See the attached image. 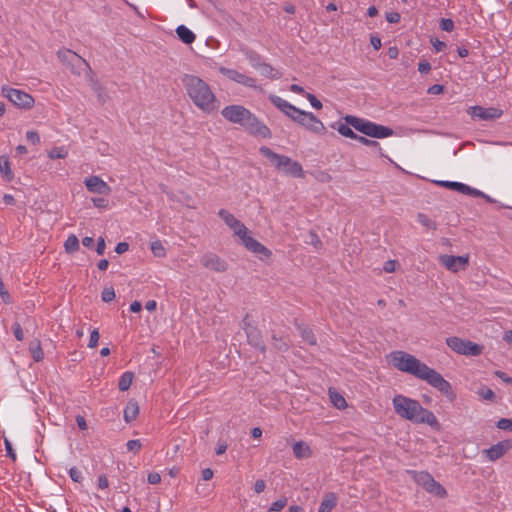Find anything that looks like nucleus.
<instances>
[{"instance_id":"obj_1","label":"nucleus","mask_w":512,"mask_h":512,"mask_svg":"<svg viewBox=\"0 0 512 512\" xmlns=\"http://www.w3.org/2000/svg\"><path fill=\"white\" fill-rule=\"evenodd\" d=\"M390 363L402 372L409 373L426 381L433 388L445 395L449 401L456 399L452 385L435 369L428 367L415 356L404 351H393L388 356Z\"/></svg>"},{"instance_id":"obj_2","label":"nucleus","mask_w":512,"mask_h":512,"mask_svg":"<svg viewBox=\"0 0 512 512\" xmlns=\"http://www.w3.org/2000/svg\"><path fill=\"white\" fill-rule=\"evenodd\" d=\"M395 413L406 420L414 423H425L431 427L438 426V420L433 412L421 406L414 399L398 394L392 399Z\"/></svg>"},{"instance_id":"obj_3","label":"nucleus","mask_w":512,"mask_h":512,"mask_svg":"<svg viewBox=\"0 0 512 512\" xmlns=\"http://www.w3.org/2000/svg\"><path fill=\"white\" fill-rule=\"evenodd\" d=\"M181 81L189 98L199 109L210 113L218 108L217 99L210 86L200 77L185 74Z\"/></svg>"},{"instance_id":"obj_4","label":"nucleus","mask_w":512,"mask_h":512,"mask_svg":"<svg viewBox=\"0 0 512 512\" xmlns=\"http://www.w3.org/2000/svg\"><path fill=\"white\" fill-rule=\"evenodd\" d=\"M259 152L270 161L277 171L294 178H303L305 176L302 165L290 157L278 154L266 146H262Z\"/></svg>"},{"instance_id":"obj_5","label":"nucleus","mask_w":512,"mask_h":512,"mask_svg":"<svg viewBox=\"0 0 512 512\" xmlns=\"http://www.w3.org/2000/svg\"><path fill=\"white\" fill-rule=\"evenodd\" d=\"M344 119L346 123L354 129L369 137L381 139L393 135V130L391 128L356 116L347 115Z\"/></svg>"},{"instance_id":"obj_6","label":"nucleus","mask_w":512,"mask_h":512,"mask_svg":"<svg viewBox=\"0 0 512 512\" xmlns=\"http://www.w3.org/2000/svg\"><path fill=\"white\" fill-rule=\"evenodd\" d=\"M413 480L422 486L428 493L437 497L444 498L447 495L445 488L437 482L428 472L425 471H408Z\"/></svg>"},{"instance_id":"obj_7","label":"nucleus","mask_w":512,"mask_h":512,"mask_svg":"<svg viewBox=\"0 0 512 512\" xmlns=\"http://www.w3.org/2000/svg\"><path fill=\"white\" fill-rule=\"evenodd\" d=\"M446 344L454 352L465 356H478L483 351V346L459 337L447 338Z\"/></svg>"},{"instance_id":"obj_8","label":"nucleus","mask_w":512,"mask_h":512,"mask_svg":"<svg viewBox=\"0 0 512 512\" xmlns=\"http://www.w3.org/2000/svg\"><path fill=\"white\" fill-rule=\"evenodd\" d=\"M293 121L317 134H323L326 131L324 124L311 112L300 110V114H297Z\"/></svg>"},{"instance_id":"obj_9","label":"nucleus","mask_w":512,"mask_h":512,"mask_svg":"<svg viewBox=\"0 0 512 512\" xmlns=\"http://www.w3.org/2000/svg\"><path fill=\"white\" fill-rule=\"evenodd\" d=\"M3 94L17 107L29 109L34 105V98L22 90L3 88Z\"/></svg>"},{"instance_id":"obj_10","label":"nucleus","mask_w":512,"mask_h":512,"mask_svg":"<svg viewBox=\"0 0 512 512\" xmlns=\"http://www.w3.org/2000/svg\"><path fill=\"white\" fill-rule=\"evenodd\" d=\"M250 111L241 105H230L226 106L221 114L222 116L230 122L239 124L243 127L246 122V119L250 115Z\"/></svg>"},{"instance_id":"obj_11","label":"nucleus","mask_w":512,"mask_h":512,"mask_svg":"<svg viewBox=\"0 0 512 512\" xmlns=\"http://www.w3.org/2000/svg\"><path fill=\"white\" fill-rule=\"evenodd\" d=\"M243 127L252 135L262 138H270V129L262 123L254 114L250 113Z\"/></svg>"},{"instance_id":"obj_12","label":"nucleus","mask_w":512,"mask_h":512,"mask_svg":"<svg viewBox=\"0 0 512 512\" xmlns=\"http://www.w3.org/2000/svg\"><path fill=\"white\" fill-rule=\"evenodd\" d=\"M468 114L472 118H478L484 121H490L500 118L503 115V111L499 108L489 107L485 108L482 106H472L468 109Z\"/></svg>"},{"instance_id":"obj_13","label":"nucleus","mask_w":512,"mask_h":512,"mask_svg":"<svg viewBox=\"0 0 512 512\" xmlns=\"http://www.w3.org/2000/svg\"><path fill=\"white\" fill-rule=\"evenodd\" d=\"M440 263L452 272H458L465 270L468 265V256H453V255H441L439 257Z\"/></svg>"},{"instance_id":"obj_14","label":"nucleus","mask_w":512,"mask_h":512,"mask_svg":"<svg viewBox=\"0 0 512 512\" xmlns=\"http://www.w3.org/2000/svg\"><path fill=\"white\" fill-rule=\"evenodd\" d=\"M219 72L226 76L228 79L237 82L239 84H242L246 87L255 88L256 87V79L247 76L243 73L238 72L234 69H229L224 66L219 67Z\"/></svg>"},{"instance_id":"obj_15","label":"nucleus","mask_w":512,"mask_h":512,"mask_svg":"<svg viewBox=\"0 0 512 512\" xmlns=\"http://www.w3.org/2000/svg\"><path fill=\"white\" fill-rule=\"evenodd\" d=\"M219 217L225 224L234 231L236 236H244L248 232L247 227L241 223L235 216L225 209H220L218 212Z\"/></svg>"},{"instance_id":"obj_16","label":"nucleus","mask_w":512,"mask_h":512,"mask_svg":"<svg viewBox=\"0 0 512 512\" xmlns=\"http://www.w3.org/2000/svg\"><path fill=\"white\" fill-rule=\"evenodd\" d=\"M57 57L59 58V60L62 63L71 65L73 72H74V68H79L82 65L89 67V65L85 59H83L77 53H75L69 49L59 50L57 52Z\"/></svg>"},{"instance_id":"obj_17","label":"nucleus","mask_w":512,"mask_h":512,"mask_svg":"<svg viewBox=\"0 0 512 512\" xmlns=\"http://www.w3.org/2000/svg\"><path fill=\"white\" fill-rule=\"evenodd\" d=\"M241 239L242 244L254 254L264 257H270L271 251L267 249L264 245L254 239L252 236L248 235V232L245 233L244 236H238Z\"/></svg>"},{"instance_id":"obj_18","label":"nucleus","mask_w":512,"mask_h":512,"mask_svg":"<svg viewBox=\"0 0 512 512\" xmlns=\"http://www.w3.org/2000/svg\"><path fill=\"white\" fill-rule=\"evenodd\" d=\"M512 448L511 440H504L492 445L490 448L485 449L483 453L490 461H496L506 454Z\"/></svg>"},{"instance_id":"obj_19","label":"nucleus","mask_w":512,"mask_h":512,"mask_svg":"<svg viewBox=\"0 0 512 512\" xmlns=\"http://www.w3.org/2000/svg\"><path fill=\"white\" fill-rule=\"evenodd\" d=\"M201 264L215 272H225L227 270V263L219 256L213 253H207L201 257Z\"/></svg>"},{"instance_id":"obj_20","label":"nucleus","mask_w":512,"mask_h":512,"mask_svg":"<svg viewBox=\"0 0 512 512\" xmlns=\"http://www.w3.org/2000/svg\"><path fill=\"white\" fill-rule=\"evenodd\" d=\"M84 184L91 193L108 195L111 192L110 186L99 176H91L86 178Z\"/></svg>"},{"instance_id":"obj_21","label":"nucleus","mask_w":512,"mask_h":512,"mask_svg":"<svg viewBox=\"0 0 512 512\" xmlns=\"http://www.w3.org/2000/svg\"><path fill=\"white\" fill-rule=\"evenodd\" d=\"M270 101L274 106H276L280 111H282L286 116L290 119L294 120L297 114H300V109L290 104L286 100L282 99L276 95H270Z\"/></svg>"},{"instance_id":"obj_22","label":"nucleus","mask_w":512,"mask_h":512,"mask_svg":"<svg viewBox=\"0 0 512 512\" xmlns=\"http://www.w3.org/2000/svg\"><path fill=\"white\" fill-rule=\"evenodd\" d=\"M246 336L248 343L262 353L266 352V346L262 339L261 331L255 326L246 328Z\"/></svg>"},{"instance_id":"obj_23","label":"nucleus","mask_w":512,"mask_h":512,"mask_svg":"<svg viewBox=\"0 0 512 512\" xmlns=\"http://www.w3.org/2000/svg\"><path fill=\"white\" fill-rule=\"evenodd\" d=\"M254 68L259 70L261 75L270 78V79H279L282 74L273 68L270 64L262 62V63H254Z\"/></svg>"},{"instance_id":"obj_24","label":"nucleus","mask_w":512,"mask_h":512,"mask_svg":"<svg viewBox=\"0 0 512 512\" xmlns=\"http://www.w3.org/2000/svg\"><path fill=\"white\" fill-rule=\"evenodd\" d=\"M292 448H293L294 456L297 459L309 458L312 454L310 446L303 441L295 442L293 444Z\"/></svg>"},{"instance_id":"obj_25","label":"nucleus","mask_w":512,"mask_h":512,"mask_svg":"<svg viewBox=\"0 0 512 512\" xmlns=\"http://www.w3.org/2000/svg\"><path fill=\"white\" fill-rule=\"evenodd\" d=\"M337 502L338 497L335 493H327L319 506L318 512H331L332 509L337 505Z\"/></svg>"},{"instance_id":"obj_26","label":"nucleus","mask_w":512,"mask_h":512,"mask_svg":"<svg viewBox=\"0 0 512 512\" xmlns=\"http://www.w3.org/2000/svg\"><path fill=\"white\" fill-rule=\"evenodd\" d=\"M176 34L184 44H192L196 39L195 34L185 25H179L176 28Z\"/></svg>"},{"instance_id":"obj_27","label":"nucleus","mask_w":512,"mask_h":512,"mask_svg":"<svg viewBox=\"0 0 512 512\" xmlns=\"http://www.w3.org/2000/svg\"><path fill=\"white\" fill-rule=\"evenodd\" d=\"M139 414V406L136 401H129L124 409V420L127 423L136 419Z\"/></svg>"},{"instance_id":"obj_28","label":"nucleus","mask_w":512,"mask_h":512,"mask_svg":"<svg viewBox=\"0 0 512 512\" xmlns=\"http://www.w3.org/2000/svg\"><path fill=\"white\" fill-rule=\"evenodd\" d=\"M29 351L35 362H39L44 358V352L41 348V343L37 339L29 344Z\"/></svg>"},{"instance_id":"obj_29","label":"nucleus","mask_w":512,"mask_h":512,"mask_svg":"<svg viewBox=\"0 0 512 512\" xmlns=\"http://www.w3.org/2000/svg\"><path fill=\"white\" fill-rule=\"evenodd\" d=\"M0 173L6 181H11L13 179L9 159L5 156H0Z\"/></svg>"},{"instance_id":"obj_30","label":"nucleus","mask_w":512,"mask_h":512,"mask_svg":"<svg viewBox=\"0 0 512 512\" xmlns=\"http://www.w3.org/2000/svg\"><path fill=\"white\" fill-rule=\"evenodd\" d=\"M134 374L130 371L124 372L118 382V388L120 391H127L133 381Z\"/></svg>"},{"instance_id":"obj_31","label":"nucleus","mask_w":512,"mask_h":512,"mask_svg":"<svg viewBox=\"0 0 512 512\" xmlns=\"http://www.w3.org/2000/svg\"><path fill=\"white\" fill-rule=\"evenodd\" d=\"M64 248L67 253H74L79 249V240L76 235L71 234L68 236L64 243Z\"/></svg>"},{"instance_id":"obj_32","label":"nucleus","mask_w":512,"mask_h":512,"mask_svg":"<svg viewBox=\"0 0 512 512\" xmlns=\"http://www.w3.org/2000/svg\"><path fill=\"white\" fill-rule=\"evenodd\" d=\"M329 396H330L331 402L333 403V405L336 408L343 409V408L347 407V402H346L345 398L338 392L332 391L330 389Z\"/></svg>"},{"instance_id":"obj_33","label":"nucleus","mask_w":512,"mask_h":512,"mask_svg":"<svg viewBox=\"0 0 512 512\" xmlns=\"http://www.w3.org/2000/svg\"><path fill=\"white\" fill-rule=\"evenodd\" d=\"M298 329L304 341L310 345H316V337L310 328L299 326Z\"/></svg>"},{"instance_id":"obj_34","label":"nucleus","mask_w":512,"mask_h":512,"mask_svg":"<svg viewBox=\"0 0 512 512\" xmlns=\"http://www.w3.org/2000/svg\"><path fill=\"white\" fill-rule=\"evenodd\" d=\"M435 184L441 186V187H445V188H449L451 190H454V191H458L460 193L463 192V189H466L465 188V184L463 183H460V182H453V181H435Z\"/></svg>"},{"instance_id":"obj_35","label":"nucleus","mask_w":512,"mask_h":512,"mask_svg":"<svg viewBox=\"0 0 512 512\" xmlns=\"http://www.w3.org/2000/svg\"><path fill=\"white\" fill-rule=\"evenodd\" d=\"M150 249L155 257L162 258L166 255V249L160 240L153 241Z\"/></svg>"},{"instance_id":"obj_36","label":"nucleus","mask_w":512,"mask_h":512,"mask_svg":"<svg viewBox=\"0 0 512 512\" xmlns=\"http://www.w3.org/2000/svg\"><path fill=\"white\" fill-rule=\"evenodd\" d=\"M272 344L273 346L281 352H286L289 349V343L285 338L277 337L276 335L272 336Z\"/></svg>"},{"instance_id":"obj_37","label":"nucleus","mask_w":512,"mask_h":512,"mask_svg":"<svg viewBox=\"0 0 512 512\" xmlns=\"http://www.w3.org/2000/svg\"><path fill=\"white\" fill-rule=\"evenodd\" d=\"M337 131L345 137L357 140L358 136L350 127L349 124L340 123L337 127Z\"/></svg>"},{"instance_id":"obj_38","label":"nucleus","mask_w":512,"mask_h":512,"mask_svg":"<svg viewBox=\"0 0 512 512\" xmlns=\"http://www.w3.org/2000/svg\"><path fill=\"white\" fill-rule=\"evenodd\" d=\"M93 90L97 94L98 101L101 104L106 103V101L108 99V95H107L105 89L99 83L96 82L93 84Z\"/></svg>"},{"instance_id":"obj_39","label":"nucleus","mask_w":512,"mask_h":512,"mask_svg":"<svg viewBox=\"0 0 512 512\" xmlns=\"http://www.w3.org/2000/svg\"><path fill=\"white\" fill-rule=\"evenodd\" d=\"M417 219L420 224H422L423 226H425L429 229L435 230L437 228L436 223L423 213H419L417 215Z\"/></svg>"},{"instance_id":"obj_40","label":"nucleus","mask_w":512,"mask_h":512,"mask_svg":"<svg viewBox=\"0 0 512 512\" xmlns=\"http://www.w3.org/2000/svg\"><path fill=\"white\" fill-rule=\"evenodd\" d=\"M66 155L67 151L63 147H54L48 153V156L51 159H63Z\"/></svg>"},{"instance_id":"obj_41","label":"nucleus","mask_w":512,"mask_h":512,"mask_svg":"<svg viewBox=\"0 0 512 512\" xmlns=\"http://www.w3.org/2000/svg\"><path fill=\"white\" fill-rule=\"evenodd\" d=\"M287 505V498L282 496L281 498H279L278 500H276L275 502H273L271 504V506L269 507L268 511L269 512H279L281 511L285 506Z\"/></svg>"},{"instance_id":"obj_42","label":"nucleus","mask_w":512,"mask_h":512,"mask_svg":"<svg viewBox=\"0 0 512 512\" xmlns=\"http://www.w3.org/2000/svg\"><path fill=\"white\" fill-rule=\"evenodd\" d=\"M478 395L489 401H493L495 399V393L488 387H481L478 390Z\"/></svg>"},{"instance_id":"obj_43","label":"nucleus","mask_w":512,"mask_h":512,"mask_svg":"<svg viewBox=\"0 0 512 512\" xmlns=\"http://www.w3.org/2000/svg\"><path fill=\"white\" fill-rule=\"evenodd\" d=\"M101 298L104 302H110L115 298V291L112 287L105 288L102 291Z\"/></svg>"},{"instance_id":"obj_44","label":"nucleus","mask_w":512,"mask_h":512,"mask_svg":"<svg viewBox=\"0 0 512 512\" xmlns=\"http://www.w3.org/2000/svg\"><path fill=\"white\" fill-rule=\"evenodd\" d=\"M440 28L443 31L451 32L454 29V22L451 19L443 18L440 21Z\"/></svg>"},{"instance_id":"obj_45","label":"nucleus","mask_w":512,"mask_h":512,"mask_svg":"<svg viewBox=\"0 0 512 512\" xmlns=\"http://www.w3.org/2000/svg\"><path fill=\"white\" fill-rule=\"evenodd\" d=\"M12 330H13V334H14L15 338L18 341H22L24 339L23 329H22L20 323L15 322L12 325Z\"/></svg>"},{"instance_id":"obj_46","label":"nucleus","mask_w":512,"mask_h":512,"mask_svg":"<svg viewBox=\"0 0 512 512\" xmlns=\"http://www.w3.org/2000/svg\"><path fill=\"white\" fill-rule=\"evenodd\" d=\"M497 427L502 430H510L512 431V419L501 418L497 422Z\"/></svg>"},{"instance_id":"obj_47","label":"nucleus","mask_w":512,"mask_h":512,"mask_svg":"<svg viewBox=\"0 0 512 512\" xmlns=\"http://www.w3.org/2000/svg\"><path fill=\"white\" fill-rule=\"evenodd\" d=\"M465 188L466 189H463V192H462L463 194L474 196V197L485 196V193H483L482 191L472 188L466 184H465Z\"/></svg>"},{"instance_id":"obj_48","label":"nucleus","mask_w":512,"mask_h":512,"mask_svg":"<svg viewBox=\"0 0 512 512\" xmlns=\"http://www.w3.org/2000/svg\"><path fill=\"white\" fill-rule=\"evenodd\" d=\"M126 446L128 451L137 453L141 449L142 444L139 440H129Z\"/></svg>"},{"instance_id":"obj_49","label":"nucleus","mask_w":512,"mask_h":512,"mask_svg":"<svg viewBox=\"0 0 512 512\" xmlns=\"http://www.w3.org/2000/svg\"><path fill=\"white\" fill-rule=\"evenodd\" d=\"M99 337L98 329H94L90 334L88 347L95 348L98 345Z\"/></svg>"},{"instance_id":"obj_50","label":"nucleus","mask_w":512,"mask_h":512,"mask_svg":"<svg viewBox=\"0 0 512 512\" xmlns=\"http://www.w3.org/2000/svg\"><path fill=\"white\" fill-rule=\"evenodd\" d=\"M26 139L33 145L40 143V136L36 131H28L26 133Z\"/></svg>"},{"instance_id":"obj_51","label":"nucleus","mask_w":512,"mask_h":512,"mask_svg":"<svg viewBox=\"0 0 512 512\" xmlns=\"http://www.w3.org/2000/svg\"><path fill=\"white\" fill-rule=\"evenodd\" d=\"M306 98L315 109L319 110L322 108V103L311 93H305Z\"/></svg>"},{"instance_id":"obj_52","label":"nucleus","mask_w":512,"mask_h":512,"mask_svg":"<svg viewBox=\"0 0 512 512\" xmlns=\"http://www.w3.org/2000/svg\"><path fill=\"white\" fill-rule=\"evenodd\" d=\"M69 475L70 478L77 483L81 482L83 479L81 472L76 467H72L69 470Z\"/></svg>"},{"instance_id":"obj_53","label":"nucleus","mask_w":512,"mask_h":512,"mask_svg":"<svg viewBox=\"0 0 512 512\" xmlns=\"http://www.w3.org/2000/svg\"><path fill=\"white\" fill-rule=\"evenodd\" d=\"M248 60L250 61L252 67L254 68V63H262L261 62V56L254 52V51H249L247 54H246Z\"/></svg>"},{"instance_id":"obj_54","label":"nucleus","mask_w":512,"mask_h":512,"mask_svg":"<svg viewBox=\"0 0 512 512\" xmlns=\"http://www.w3.org/2000/svg\"><path fill=\"white\" fill-rule=\"evenodd\" d=\"M357 141L362 143L363 145L369 146V147H378L379 143L375 140H370L363 136H358Z\"/></svg>"},{"instance_id":"obj_55","label":"nucleus","mask_w":512,"mask_h":512,"mask_svg":"<svg viewBox=\"0 0 512 512\" xmlns=\"http://www.w3.org/2000/svg\"><path fill=\"white\" fill-rule=\"evenodd\" d=\"M431 70V64L427 60H422L418 64V71L422 74L428 73Z\"/></svg>"},{"instance_id":"obj_56","label":"nucleus","mask_w":512,"mask_h":512,"mask_svg":"<svg viewBox=\"0 0 512 512\" xmlns=\"http://www.w3.org/2000/svg\"><path fill=\"white\" fill-rule=\"evenodd\" d=\"M431 43L436 52H441L446 48V43L435 38L431 40Z\"/></svg>"},{"instance_id":"obj_57","label":"nucleus","mask_w":512,"mask_h":512,"mask_svg":"<svg viewBox=\"0 0 512 512\" xmlns=\"http://www.w3.org/2000/svg\"><path fill=\"white\" fill-rule=\"evenodd\" d=\"M147 481L149 484H158L161 481V476L157 472H151L148 474Z\"/></svg>"},{"instance_id":"obj_58","label":"nucleus","mask_w":512,"mask_h":512,"mask_svg":"<svg viewBox=\"0 0 512 512\" xmlns=\"http://www.w3.org/2000/svg\"><path fill=\"white\" fill-rule=\"evenodd\" d=\"M400 18V14L398 12H389L386 14V20L389 23H398Z\"/></svg>"},{"instance_id":"obj_59","label":"nucleus","mask_w":512,"mask_h":512,"mask_svg":"<svg viewBox=\"0 0 512 512\" xmlns=\"http://www.w3.org/2000/svg\"><path fill=\"white\" fill-rule=\"evenodd\" d=\"M92 202L97 208H107L108 201L104 198H92Z\"/></svg>"},{"instance_id":"obj_60","label":"nucleus","mask_w":512,"mask_h":512,"mask_svg":"<svg viewBox=\"0 0 512 512\" xmlns=\"http://www.w3.org/2000/svg\"><path fill=\"white\" fill-rule=\"evenodd\" d=\"M129 249V244L127 242H120L115 247V252L117 254H123Z\"/></svg>"},{"instance_id":"obj_61","label":"nucleus","mask_w":512,"mask_h":512,"mask_svg":"<svg viewBox=\"0 0 512 512\" xmlns=\"http://www.w3.org/2000/svg\"><path fill=\"white\" fill-rule=\"evenodd\" d=\"M370 43L373 46L375 50H379L381 48V39L377 35H371L370 36Z\"/></svg>"},{"instance_id":"obj_62","label":"nucleus","mask_w":512,"mask_h":512,"mask_svg":"<svg viewBox=\"0 0 512 512\" xmlns=\"http://www.w3.org/2000/svg\"><path fill=\"white\" fill-rule=\"evenodd\" d=\"M396 261L395 260H389L385 262L383 270L387 273H392L395 271Z\"/></svg>"},{"instance_id":"obj_63","label":"nucleus","mask_w":512,"mask_h":512,"mask_svg":"<svg viewBox=\"0 0 512 512\" xmlns=\"http://www.w3.org/2000/svg\"><path fill=\"white\" fill-rule=\"evenodd\" d=\"M106 244L103 237H100L97 242L96 252L98 255H102L105 251Z\"/></svg>"},{"instance_id":"obj_64","label":"nucleus","mask_w":512,"mask_h":512,"mask_svg":"<svg viewBox=\"0 0 512 512\" xmlns=\"http://www.w3.org/2000/svg\"><path fill=\"white\" fill-rule=\"evenodd\" d=\"M495 375L500 378L502 381H504L507 384H512V377H509L506 373L502 371H496Z\"/></svg>"}]
</instances>
